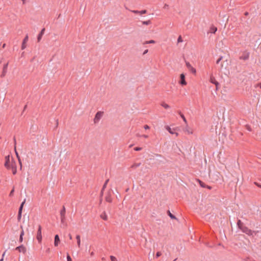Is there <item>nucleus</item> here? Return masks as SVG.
<instances>
[{"label":"nucleus","instance_id":"nucleus-1","mask_svg":"<svg viewBox=\"0 0 261 261\" xmlns=\"http://www.w3.org/2000/svg\"><path fill=\"white\" fill-rule=\"evenodd\" d=\"M4 165L7 169H11L13 174L16 173V163L12 157L10 159L9 155L6 156Z\"/></svg>","mask_w":261,"mask_h":261},{"label":"nucleus","instance_id":"nucleus-2","mask_svg":"<svg viewBox=\"0 0 261 261\" xmlns=\"http://www.w3.org/2000/svg\"><path fill=\"white\" fill-rule=\"evenodd\" d=\"M103 115V112L101 111H99L96 113L95 117L94 118L93 121L94 123H98L101 118L102 117Z\"/></svg>","mask_w":261,"mask_h":261},{"label":"nucleus","instance_id":"nucleus-3","mask_svg":"<svg viewBox=\"0 0 261 261\" xmlns=\"http://www.w3.org/2000/svg\"><path fill=\"white\" fill-rule=\"evenodd\" d=\"M165 128L169 132V133L172 135H175L176 137L178 136V133L176 132V131L177 130V128H171L170 126H166Z\"/></svg>","mask_w":261,"mask_h":261},{"label":"nucleus","instance_id":"nucleus-4","mask_svg":"<svg viewBox=\"0 0 261 261\" xmlns=\"http://www.w3.org/2000/svg\"><path fill=\"white\" fill-rule=\"evenodd\" d=\"M37 239L39 243H40L42 241V233H41V225L38 226V229L37 231V236H36Z\"/></svg>","mask_w":261,"mask_h":261},{"label":"nucleus","instance_id":"nucleus-5","mask_svg":"<svg viewBox=\"0 0 261 261\" xmlns=\"http://www.w3.org/2000/svg\"><path fill=\"white\" fill-rule=\"evenodd\" d=\"M65 208L63 207V209L60 212L61 221L62 223H64L65 221Z\"/></svg>","mask_w":261,"mask_h":261},{"label":"nucleus","instance_id":"nucleus-6","mask_svg":"<svg viewBox=\"0 0 261 261\" xmlns=\"http://www.w3.org/2000/svg\"><path fill=\"white\" fill-rule=\"evenodd\" d=\"M180 80L179 82V84L181 85L182 86H185L187 85V82L185 80V76L184 74L182 73L180 75Z\"/></svg>","mask_w":261,"mask_h":261},{"label":"nucleus","instance_id":"nucleus-7","mask_svg":"<svg viewBox=\"0 0 261 261\" xmlns=\"http://www.w3.org/2000/svg\"><path fill=\"white\" fill-rule=\"evenodd\" d=\"M243 232L246 233L248 235L251 236L253 234V232L247 228L246 227H244L241 230Z\"/></svg>","mask_w":261,"mask_h":261},{"label":"nucleus","instance_id":"nucleus-8","mask_svg":"<svg viewBox=\"0 0 261 261\" xmlns=\"http://www.w3.org/2000/svg\"><path fill=\"white\" fill-rule=\"evenodd\" d=\"M15 250L18 251L20 252H22L23 254L25 253L26 251H27L26 248L23 245H21L20 246L17 247L15 248Z\"/></svg>","mask_w":261,"mask_h":261},{"label":"nucleus","instance_id":"nucleus-9","mask_svg":"<svg viewBox=\"0 0 261 261\" xmlns=\"http://www.w3.org/2000/svg\"><path fill=\"white\" fill-rule=\"evenodd\" d=\"M8 64H9V63L8 62L5 63L4 64L3 68V72H2V75H1L2 77L5 76L6 74V72H7V68H8Z\"/></svg>","mask_w":261,"mask_h":261},{"label":"nucleus","instance_id":"nucleus-10","mask_svg":"<svg viewBox=\"0 0 261 261\" xmlns=\"http://www.w3.org/2000/svg\"><path fill=\"white\" fill-rule=\"evenodd\" d=\"M60 242V240L59 238V237L58 234L56 235L55 237V242H54V245L55 246H58Z\"/></svg>","mask_w":261,"mask_h":261},{"label":"nucleus","instance_id":"nucleus-11","mask_svg":"<svg viewBox=\"0 0 261 261\" xmlns=\"http://www.w3.org/2000/svg\"><path fill=\"white\" fill-rule=\"evenodd\" d=\"M28 40V36H26V37L24 38V39L23 40L22 45H21V49H24L26 47V43Z\"/></svg>","mask_w":261,"mask_h":261},{"label":"nucleus","instance_id":"nucleus-12","mask_svg":"<svg viewBox=\"0 0 261 261\" xmlns=\"http://www.w3.org/2000/svg\"><path fill=\"white\" fill-rule=\"evenodd\" d=\"M100 217L103 220L106 221L108 220V216L105 212H103L100 214Z\"/></svg>","mask_w":261,"mask_h":261},{"label":"nucleus","instance_id":"nucleus-13","mask_svg":"<svg viewBox=\"0 0 261 261\" xmlns=\"http://www.w3.org/2000/svg\"><path fill=\"white\" fill-rule=\"evenodd\" d=\"M76 239L77 240V247L79 248H80L81 247V237L80 235L77 234L76 236Z\"/></svg>","mask_w":261,"mask_h":261},{"label":"nucleus","instance_id":"nucleus-14","mask_svg":"<svg viewBox=\"0 0 261 261\" xmlns=\"http://www.w3.org/2000/svg\"><path fill=\"white\" fill-rule=\"evenodd\" d=\"M185 131L188 134H193V130L190 128L189 126H187L185 129Z\"/></svg>","mask_w":261,"mask_h":261},{"label":"nucleus","instance_id":"nucleus-15","mask_svg":"<svg viewBox=\"0 0 261 261\" xmlns=\"http://www.w3.org/2000/svg\"><path fill=\"white\" fill-rule=\"evenodd\" d=\"M44 31H45V29H43L41 30L40 33L39 34V35H38V38H37L38 41H40V40L41 39L42 36L44 34Z\"/></svg>","mask_w":261,"mask_h":261},{"label":"nucleus","instance_id":"nucleus-16","mask_svg":"<svg viewBox=\"0 0 261 261\" xmlns=\"http://www.w3.org/2000/svg\"><path fill=\"white\" fill-rule=\"evenodd\" d=\"M161 106L162 107H163L164 108H165V109H168L170 108V106L169 105H168L167 103H166V102H162L161 103Z\"/></svg>","mask_w":261,"mask_h":261},{"label":"nucleus","instance_id":"nucleus-17","mask_svg":"<svg viewBox=\"0 0 261 261\" xmlns=\"http://www.w3.org/2000/svg\"><path fill=\"white\" fill-rule=\"evenodd\" d=\"M237 225H238V226L239 228L241 230H242V228L244 227V226H243V225L242 222H241V220H238V222H237Z\"/></svg>","mask_w":261,"mask_h":261},{"label":"nucleus","instance_id":"nucleus-18","mask_svg":"<svg viewBox=\"0 0 261 261\" xmlns=\"http://www.w3.org/2000/svg\"><path fill=\"white\" fill-rule=\"evenodd\" d=\"M217 29L215 27H212L210 28V32L211 33H215V32L217 31Z\"/></svg>","mask_w":261,"mask_h":261},{"label":"nucleus","instance_id":"nucleus-19","mask_svg":"<svg viewBox=\"0 0 261 261\" xmlns=\"http://www.w3.org/2000/svg\"><path fill=\"white\" fill-rule=\"evenodd\" d=\"M142 24H144V25H149L151 23V21L150 20H146V21H143L142 22Z\"/></svg>","mask_w":261,"mask_h":261},{"label":"nucleus","instance_id":"nucleus-20","mask_svg":"<svg viewBox=\"0 0 261 261\" xmlns=\"http://www.w3.org/2000/svg\"><path fill=\"white\" fill-rule=\"evenodd\" d=\"M210 82L212 83H213L215 85H217L218 84V83L217 82H216V81L215 80V78L213 76L211 77L210 78Z\"/></svg>","mask_w":261,"mask_h":261},{"label":"nucleus","instance_id":"nucleus-21","mask_svg":"<svg viewBox=\"0 0 261 261\" xmlns=\"http://www.w3.org/2000/svg\"><path fill=\"white\" fill-rule=\"evenodd\" d=\"M24 203H25V200H24V201H23L22 202V203L21 204V205L19 208L18 213H22V211L23 206Z\"/></svg>","mask_w":261,"mask_h":261},{"label":"nucleus","instance_id":"nucleus-22","mask_svg":"<svg viewBox=\"0 0 261 261\" xmlns=\"http://www.w3.org/2000/svg\"><path fill=\"white\" fill-rule=\"evenodd\" d=\"M155 41H154L153 40H149V41H145L144 44H154L155 43Z\"/></svg>","mask_w":261,"mask_h":261},{"label":"nucleus","instance_id":"nucleus-23","mask_svg":"<svg viewBox=\"0 0 261 261\" xmlns=\"http://www.w3.org/2000/svg\"><path fill=\"white\" fill-rule=\"evenodd\" d=\"M15 153H16V156H17V158H18V159L19 163V164H20V168H21L22 165H21V161H20V160L19 156V155H18V154L16 150H15Z\"/></svg>","mask_w":261,"mask_h":261},{"label":"nucleus","instance_id":"nucleus-24","mask_svg":"<svg viewBox=\"0 0 261 261\" xmlns=\"http://www.w3.org/2000/svg\"><path fill=\"white\" fill-rule=\"evenodd\" d=\"M140 164L135 163V164H134L133 165H132L131 166V168H137L139 166H140Z\"/></svg>","mask_w":261,"mask_h":261},{"label":"nucleus","instance_id":"nucleus-25","mask_svg":"<svg viewBox=\"0 0 261 261\" xmlns=\"http://www.w3.org/2000/svg\"><path fill=\"white\" fill-rule=\"evenodd\" d=\"M198 182L201 187H203V188L206 187V185L204 182H202L201 181H200L199 180H198Z\"/></svg>","mask_w":261,"mask_h":261},{"label":"nucleus","instance_id":"nucleus-26","mask_svg":"<svg viewBox=\"0 0 261 261\" xmlns=\"http://www.w3.org/2000/svg\"><path fill=\"white\" fill-rule=\"evenodd\" d=\"M168 214H169V216H170V217L172 219H175L176 218L173 215L170 211H168Z\"/></svg>","mask_w":261,"mask_h":261},{"label":"nucleus","instance_id":"nucleus-27","mask_svg":"<svg viewBox=\"0 0 261 261\" xmlns=\"http://www.w3.org/2000/svg\"><path fill=\"white\" fill-rule=\"evenodd\" d=\"M190 69L192 73H196V70L195 68H194V67H191V68H190Z\"/></svg>","mask_w":261,"mask_h":261},{"label":"nucleus","instance_id":"nucleus-28","mask_svg":"<svg viewBox=\"0 0 261 261\" xmlns=\"http://www.w3.org/2000/svg\"><path fill=\"white\" fill-rule=\"evenodd\" d=\"M111 261H117V258L114 256H110Z\"/></svg>","mask_w":261,"mask_h":261},{"label":"nucleus","instance_id":"nucleus-29","mask_svg":"<svg viewBox=\"0 0 261 261\" xmlns=\"http://www.w3.org/2000/svg\"><path fill=\"white\" fill-rule=\"evenodd\" d=\"M146 12H147V11L145 10H142V11H139V14L142 15V14H146Z\"/></svg>","mask_w":261,"mask_h":261},{"label":"nucleus","instance_id":"nucleus-30","mask_svg":"<svg viewBox=\"0 0 261 261\" xmlns=\"http://www.w3.org/2000/svg\"><path fill=\"white\" fill-rule=\"evenodd\" d=\"M182 42V39L181 38V37L180 36L178 37V39H177V42L179 43V42Z\"/></svg>","mask_w":261,"mask_h":261},{"label":"nucleus","instance_id":"nucleus-31","mask_svg":"<svg viewBox=\"0 0 261 261\" xmlns=\"http://www.w3.org/2000/svg\"><path fill=\"white\" fill-rule=\"evenodd\" d=\"M106 200L107 201H108L109 202H111L112 201V199L110 197H107L106 198Z\"/></svg>","mask_w":261,"mask_h":261},{"label":"nucleus","instance_id":"nucleus-32","mask_svg":"<svg viewBox=\"0 0 261 261\" xmlns=\"http://www.w3.org/2000/svg\"><path fill=\"white\" fill-rule=\"evenodd\" d=\"M21 214L22 213H18V220H20L21 218Z\"/></svg>","mask_w":261,"mask_h":261},{"label":"nucleus","instance_id":"nucleus-33","mask_svg":"<svg viewBox=\"0 0 261 261\" xmlns=\"http://www.w3.org/2000/svg\"><path fill=\"white\" fill-rule=\"evenodd\" d=\"M67 261H72L71 258L68 254L67 256Z\"/></svg>","mask_w":261,"mask_h":261},{"label":"nucleus","instance_id":"nucleus-34","mask_svg":"<svg viewBox=\"0 0 261 261\" xmlns=\"http://www.w3.org/2000/svg\"><path fill=\"white\" fill-rule=\"evenodd\" d=\"M222 59V57H220L218 60L217 61H216V63L218 64H219V63L220 62V61Z\"/></svg>","mask_w":261,"mask_h":261},{"label":"nucleus","instance_id":"nucleus-35","mask_svg":"<svg viewBox=\"0 0 261 261\" xmlns=\"http://www.w3.org/2000/svg\"><path fill=\"white\" fill-rule=\"evenodd\" d=\"M141 149H142V148L140 147H135L134 148V150L136 151H139V150H141Z\"/></svg>","mask_w":261,"mask_h":261},{"label":"nucleus","instance_id":"nucleus-36","mask_svg":"<svg viewBox=\"0 0 261 261\" xmlns=\"http://www.w3.org/2000/svg\"><path fill=\"white\" fill-rule=\"evenodd\" d=\"M164 9H168L169 8V5L167 4H165L164 5V7H163Z\"/></svg>","mask_w":261,"mask_h":261},{"label":"nucleus","instance_id":"nucleus-37","mask_svg":"<svg viewBox=\"0 0 261 261\" xmlns=\"http://www.w3.org/2000/svg\"><path fill=\"white\" fill-rule=\"evenodd\" d=\"M144 128L145 129H149L150 127H149V126L148 125H145L144 126Z\"/></svg>","mask_w":261,"mask_h":261},{"label":"nucleus","instance_id":"nucleus-38","mask_svg":"<svg viewBox=\"0 0 261 261\" xmlns=\"http://www.w3.org/2000/svg\"><path fill=\"white\" fill-rule=\"evenodd\" d=\"M186 65L189 69H190L191 67H192L189 63H187Z\"/></svg>","mask_w":261,"mask_h":261},{"label":"nucleus","instance_id":"nucleus-39","mask_svg":"<svg viewBox=\"0 0 261 261\" xmlns=\"http://www.w3.org/2000/svg\"><path fill=\"white\" fill-rule=\"evenodd\" d=\"M132 12L134 13H136V14H139V11H137V10H133L132 11Z\"/></svg>","mask_w":261,"mask_h":261},{"label":"nucleus","instance_id":"nucleus-40","mask_svg":"<svg viewBox=\"0 0 261 261\" xmlns=\"http://www.w3.org/2000/svg\"><path fill=\"white\" fill-rule=\"evenodd\" d=\"M22 241H23V237L20 236V237H19V241H20V242H22Z\"/></svg>","mask_w":261,"mask_h":261},{"label":"nucleus","instance_id":"nucleus-41","mask_svg":"<svg viewBox=\"0 0 261 261\" xmlns=\"http://www.w3.org/2000/svg\"><path fill=\"white\" fill-rule=\"evenodd\" d=\"M14 191V189H13V190L11 191V192H10V196H12L13 195V194Z\"/></svg>","mask_w":261,"mask_h":261},{"label":"nucleus","instance_id":"nucleus-42","mask_svg":"<svg viewBox=\"0 0 261 261\" xmlns=\"http://www.w3.org/2000/svg\"><path fill=\"white\" fill-rule=\"evenodd\" d=\"M23 235H24V231H23V230H22V231H21V233H20V236H22V237H23Z\"/></svg>","mask_w":261,"mask_h":261},{"label":"nucleus","instance_id":"nucleus-43","mask_svg":"<svg viewBox=\"0 0 261 261\" xmlns=\"http://www.w3.org/2000/svg\"><path fill=\"white\" fill-rule=\"evenodd\" d=\"M181 116L182 119L184 120V121L185 122H186V119L185 117H184V116L183 115H182Z\"/></svg>","mask_w":261,"mask_h":261},{"label":"nucleus","instance_id":"nucleus-44","mask_svg":"<svg viewBox=\"0 0 261 261\" xmlns=\"http://www.w3.org/2000/svg\"><path fill=\"white\" fill-rule=\"evenodd\" d=\"M161 253L160 252H158L156 253V256L157 257H159L161 255Z\"/></svg>","mask_w":261,"mask_h":261},{"label":"nucleus","instance_id":"nucleus-45","mask_svg":"<svg viewBox=\"0 0 261 261\" xmlns=\"http://www.w3.org/2000/svg\"><path fill=\"white\" fill-rule=\"evenodd\" d=\"M142 137L144 138H148V136L147 135H143L142 136Z\"/></svg>","mask_w":261,"mask_h":261},{"label":"nucleus","instance_id":"nucleus-46","mask_svg":"<svg viewBox=\"0 0 261 261\" xmlns=\"http://www.w3.org/2000/svg\"><path fill=\"white\" fill-rule=\"evenodd\" d=\"M108 181V180H107L106 182H105V184H104L103 187V189H104L106 187V185L107 184Z\"/></svg>","mask_w":261,"mask_h":261},{"label":"nucleus","instance_id":"nucleus-47","mask_svg":"<svg viewBox=\"0 0 261 261\" xmlns=\"http://www.w3.org/2000/svg\"><path fill=\"white\" fill-rule=\"evenodd\" d=\"M20 1L22 2V4H24L26 3L27 0H20Z\"/></svg>","mask_w":261,"mask_h":261},{"label":"nucleus","instance_id":"nucleus-48","mask_svg":"<svg viewBox=\"0 0 261 261\" xmlns=\"http://www.w3.org/2000/svg\"><path fill=\"white\" fill-rule=\"evenodd\" d=\"M5 252H4L3 254V257H4V256H5ZM3 258H2L0 261H3Z\"/></svg>","mask_w":261,"mask_h":261},{"label":"nucleus","instance_id":"nucleus-49","mask_svg":"<svg viewBox=\"0 0 261 261\" xmlns=\"http://www.w3.org/2000/svg\"><path fill=\"white\" fill-rule=\"evenodd\" d=\"M147 52H148V49H146L144 51V52L143 53V54L144 55V54H146Z\"/></svg>","mask_w":261,"mask_h":261},{"label":"nucleus","instance_id":"nucleus-50","mask_svg":"<svg viewBox=\"0 0 261 261\" xmlns=\"http://www.w3.org/2000/svg\"><path fill=\"white\" fill-rule=\"evenodd\" d=\"M205 188H207V189H211V187H210V186H206V187H205Z\"/></svg>","mask_w":261,"mask_h":261},{"label":"nucleus","instance_id":"nucleus-51","mask_svg":"<svg viewBox=\"0 0 261 261\" xmlns=\"http://www.w3.org/2000/svg\"><path fill=\"white\" fill-rule=\"evenodd\" d=\"M255 185H256V186H257L258 187H261V186H260V185H259V184H257V183H256V182H255Z\"/></svg>","mask_w":261,"mask_h":261},{"label":"nucleus","instance_id":"nucleus-52","mask_svg":"<svg viewBox=\"0 0 261 261\" xmlns=\"http://www.w3.org/2000/svg\"><path fill=\"white\" fill-rule=\"evenodd\" d=\"M69 239H72V236H71V234H69Z\"/></svg>","mask_w":261,"mask_h":261},{"label":"nucleus","instance_id":"nucleus-53","mask_svg":"<svg viewBox=\"0 0 261 261\" xmlns=\"http://www.w3.org/2000/svg\"><path fill=\"white\" fill-rule=\"evenodd\" d=\"M5 46H6V44H4L3 45V48H5Z\"/></svg>","mask_w":261,"mask_h":261},{"label":"nucleus","instance_id":"nucleus-54","mask_svg":"<svg viewBox=\"0 0 261 261\" xmlns=\"http://www.w3.org/2000/svg\"><path fill=\"white\" fill-rule=\"evenodd\" d=\"M93 254H94V253H93V252H92L91 253V255H93Z\"/></svg>","mask_w":261,"mask_h":261},{"label":"nucleus","instance_id":"nucleus-55","mask_svg":"<svg viewBox=\"0 0 261 261\" xmlns=\"http://www.w3.org/2000/svg\"><path fill=\"white\" fill-rule=\"evenodd\" d=\"M259 86H260V88H261V84L259 85Z\"/></svg>","mask_w":261,"mask_h":261}]
</instances>
